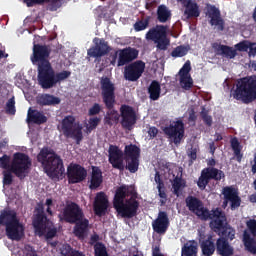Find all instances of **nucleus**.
<instances>
[{
	"label": "nucleus",
	"mask_w": 256,
	"mask_h": 256,
	"mask_svg": "<svg viewBox=\"0 0 256 256\" xmlns=\"http://www.w3.org/2000/svg\"><path fill=\"white\" fill-rule=\"evenodd\" d=\"M217 51L228 59H234L237 56V50L228 45L219 44Z\"/></svg>",
	"instance_id": "42"
},
{
	"label": "nucleus",
	"mask_w": 256,
	"mask_h": 256,
	"mask_svg": "<svg viewBox=\"0 0 256 256\" xmlns=\"http://www.w3.org/2000/svg\"><path fill=\"white\" fill-rule=\"evenodd\" d=\"M15 97H12L10 98L7 103H6V107H5V110H6V113L8 115H15L16 114V107H15Z\"/></svg>",
	"instance_id": "49"
},
{
	"label": "nucleus",
	"mask_w": 256,
	"mask_h": 256,
	"mask_svg": "<svg viewBox=\"0 0 256 256\" xmlns=\"http://www.w3.org/2000/svg\"><path fill=\"white\" fill-rule=\"evenodd\" d=\"M138 50L133 47H126L123 48L122 50H118V67L124 66L133 60L137 59L138 57Z\"/></svg>",
	"instance_id": "26"
},
{
	"label": "nucleus",
	"mask_w": 256,
	"mask_h": 256,
	"mask_svg": "<svg viewBox=\"0 0 256 256\" xmlns=\"http://www.w3.org/2000/svg\"><path fill=\"white\" fill-rule=\"evenodd\" d=\"M164 186H159L157 187L158 190V196L162 199H167V194L165 192V190H163Z\"/></svg>",
	"instance_id": "61"
},
{
	"label": "nucleus",
	"mask_w": 256,
	"mask_h": 256,
	"mask_svg": "<svg viewBox=\"0 0 256 256\" xmlns=\"http://www.w3.org/2000/svg\"><path fill=\"white\" fill-rule=\"evenodd\" d=\"M102 112V106L99 103H94L89 109H88V116L89 117H95L99 115Z\"/></svg>",
	"instance_id": "51"
},
{
	"label": "nucleus",
	"mask_w": 256,
	"mask_h": 256,
	"mask_svg": "<svg viewBox=\"0 0 256 256\" xmlns=\"http://www.w3.org/2000/svg\"><path fill=\"white\" fill-rule=\"evenodd\" d=\"M170 227V220L167 212L160 211L156 220L152 221V229L158 235H165Z\"/></svg>",
	"instance_id": "23"
},
{
	"label": "nucleus",
	"mask_w": 256,
	"mask_h": 256,
	"mask_svg": "<svg viewBox=\"0 0 256 256\" xmlns=\"http://www.w3.org/2000/svg\"><path fill=\"white\" fill-rule=\"evenodd\" d=\"M51 55V45L33 44V50L30 60L33 65H37V78L40 77L51 66L49 56Z\"/></svg>",
	"instance_id": "8"
},
{
	"label": "nucleus",
	"mask_w": 256,
	"mask_h": 256,
	"mask_svg": "<svg viewBox=\"0 0 256 256\" xmlns=\"http://www.w3.org/2000/svg\"><path fill=\"white\" fill-rule=\"evenodd\" d=\"M94 45L88 48V57L99 60L102 57L108 55L112 51V47L109 42L104 38L95 37L93 39Z\"/></svg>",
	"instance_id": "16"
},
{
	"label": "nucleus",
	"mask_w": 256,
	"mask_h": 256,
	"mask_svg": "<svg viewBox=\"0 0 256 256\" xmlns=\"http://www.w3.org/2000/svg\"><path fill=\"white\" fill-rule=\"evenodd\" d=\"M247 227L251 234L256 237V220L252 219L247 222Z\"/></svg>",
	"instance_id": "53"
},
{
	"label": "nucleus",
	"mask_w": 256,
	"mask_h": 256,
	"mask_svg": "<svg viewBox=\"0 0 256 256\" xmlns=\"http://www.w3.org/2000/svg\"><path fill=\"white\" fill-rule=\"evenodd\" d=\"M70 76V71H62L55 74L53 66H50L37 79L42 89H53L57 83L66 80Z\"/></svg>",
	"instance_id": "9"
},
{
	"label": "nucleus",
	"mask_w": 256,
	"mask_h": 256,
	"mask_svg": "<svg viewBox=\"0 0 256 256\" xmlns=\"http://www.w3.org/2000/svg\"><path fill=\"white\" fill-rule=\"evenodd\" d=\"M234 232L233 237H229L228 231L223 234V230L220 232H216L220 237L216 240V252L219 256H233L234 255V248L230 245L229 241H233L235 239L236 230L232 228Z\"/></svg>",
	"instance_id": "14"
},
{
	"label": "nucleus",
	"mask_w": 256,
	"mask_h": 256,
	"mask_svg": "<svg viewBox=\"0 0 256 256\" xmlns=\"http://www.w3.org/2000/svg\"><path fill=\"white\" fill-rule=\"evenodd\" d=\"M140 152H141L140 148L137 147L136 145H133V144L126 145L123 153L124 159H134V157L139 159Z\"/></svg>",
	"instance_id": "38"
},
{
	"label": "nucleus",
	"mask_w": 256,
	"mask_h": 256,
	"mask_svg": "<svg viewBox=\"0 0 256 256\" xmlns=\"http://www.w3.org/2000/svg\"><path fill=\"white\" fill-rule=\"evenodd\" d=\"M168 27L165 25H156L146 33V40L154 42L156 48L166 51L170 46V39L167 36Z\"/></svg>",
	"instance_id": "10"
},
{
	"label": "nucleus",
	"mask_w": 256,
	"mask_h": 256,
	"mask_svg": "<svg viewBox=\"0 0 256 256\" xmlns=\"http://www.w3.org/2000/svg\"><path fill=\"white\" fill-rule=\"evenodd\" d=\"M216 149H217V146L215 144V141L210 142L209 143V150H210L211 155H215Z\"/></svg>",
	"instance_id": "64"
},
{
	"label": "nucleus",
	"mask_w": 256,
	"mask_h": 256,
	"mask_svg": "<svg viewBox=\"0 0 256 256\" xmlns=\"http://www.w3.org/2000/svg\"><path fill=\"white\" fill-rule=\"evenodd\" d=\"M187 187V180L183 179L182 175L176 176L172 181L173 194L177 197L180 196L183 189Z\"/></svg>",
	"instance_id": "36"
},
{
	"label": "nucleus",
	"mask_w": 256,
	"mask_h": 256,
	"mask_svg": "<svg viewBox=\"0 0 256 256\" xmlns=\"http://www.w3.org/2000/svg\"><path fill=\"white\" fill-rule=\"evenodd\" d=\"M157 21L161 24H165L171 19L172 13L166 5H159L156 11Z\"/></svg>",
	"instance_id": "34"
},
{
	"label": "nucleus",
	"mask_w": 256,
	"mask_h": 256,
	"mask_svg": "<svg viewBox=\"0 0 256 256\" xmlns=\"http://www.w3.org/2000/svg\"><path fill=\"white\" fill-rule=\"evenodd\" d=\"M222 195H224V204L227 205L230 202L231 210L241 206L242 200L239 197V191L234 186H224L222 188Z\"/></svg>",
	"instance_id": "21"
},
{
	"label": "nucleus",
	"mask_w": 256,
	"mask_h": 256,
	"mask_svg": "<svg viewBox=\"0 0 256 256\" xmlns=\"http://www.w3.org/2000/svg\"><path fill=\"white\" fill-rule=\"evenodd\" d=\"M102 118L99 116H90L88 118V125H86V131L91 133L92 131L96 130L97 127L100 125Z\"/></svg>",
	"instance_id": "46"
},
{
	"label": "nucleus",
	"mask_w": 256,
	"mask_h": 256,
	"mask_svg": "<svg viewBox=\"0 0 256 256\" xmlns=\"http://www.w3.org/2000/svg\"><path fill=\"white\" fill-rule=\"evenodd\" d=\"M158 133H159V130L156 127H150L148 130L150 139L156 138Z\"/></svg>",
	"instance_id": "57"
},
{
	"label": "nucleus",
	"mask_w": 256,
	"mask_h": 256,
	"mask_svg": "<svg viewBox=\"0 0 256 256\" xmlns=\"http://www.w3.org/2000/svg\"><path fill=\"white\" fill-rule=\"evenodd\" d=\"M146 64L143 61H136L129 64L124 69V78L131 82H136L144 73Z\"/></svg>",
	"instance_id": "20"
},
{
	"label": "nucleus",
	"mask_w": 256,
	"mask_h": 256,
	"mask_svg": "<svg viewBox=\"0 0 256 256\" xmlns=\"http://www.w3.org/2000/svg\"><path fill=\"white\" fill-rule=\"evenodd\" d=\"M151 22V17L147 16L145 19L137 20L136 23L133 25L135 32H142L149 28Z\"/></svg>",
	"instance_id": "45"
},
{
	"label": "nucleus",
	"mask_w": 256,
	"mask_h": 256,
	"mask_svg": "<svg viewBox=\"0 0 256 256\" xmlns=\"http://www.w3.org/2000/svg\"><path fill=\"white\" fill-rule=\"evenodd\" d=\"M185 203L188 210L198 216L201 220H211L209 227L214 233H220V231L223 230L222 235L228 233L227 237L230 239L234 238V230L228 224L227 216L221 208L209 211L204 207L202 201L194 196H188L185 199Z\"/></svg>",
	"instance_id": "1"
},
{
	"label": "nucleus",
	"mask_w": 256,
	"mask_h": 256,
	"mask_svg": "<svg viewBox=\"0 0 256 256\" xmlns=\"http://www.w3.org/2000/svg\"><path fill=\"white\" fill-rule=\"evenodd\" d=\"M37 162L41 164L50 179H58L65 172L61 157L51 148H42L37 155Z\"/></svg>",
	"instance_id": "4"
},
{
	"label": "nucleus",
	"mask_w": 256,
	"mask_h": 256,
	"mask_svg": "<svg viewBox=\"0 0 256 256\" xmlns=\"http://www.w3.org/2000/svg\"><path fill=\"white\" fill-rule=\"evenodd\" d=\"M243 243L245 249L251 254H256V242L255 239L251 237V235L247 232L243 234Z\"/></svg>",
	"instance_id": "40"
},
{
	"label": "nucleus",
	"mask_w": 256,
	"mask_h": 256,
	"mask_svg": "<svg viewBox=\"0 0 256 256\" xmlns=\"http://www.w3.org/2000/svg\"><path fill=\"white\" fill-rule=\"evenodd\" d=\"M121 125L124 129L131 130L136 124L137 115L134 108L130 105L123 104L120 107Z\"/></svg>",
	"instance_id": "18"
},
{
	"label": "nucleus",
	"mask_w": 256,
	"mask_h": 256,
	"mask_svg": "<svg viewBox=\"0 0 256 256\" xmlns=\"http://www.w3.org/2000/svg\"><path fill=\"white\" fill-rule=\"evenodd\" d=\"M32 167V160L29 155L23 152H16L12 157V163L10 170L3 172V182L4 185H12L13 175L16 176L19 180H24L28 177Z\"/></svg>",
	"instance_id": "5"
},
{
	"label": "nucleus",
	"mask_w": 256,
	"mask_h": 256,
	"mask_svg": "<svg viewBox=\"0 0 256 256\" xmlns=\"http://www.w3.org/2000/svg\"><path fill=\"white\" fill-rule=\"evenodd\" d=\"M200 116L207 127H211L213 125L212 116L209 115V111L204 106H202Z\"/></svg>",
	"instance_id": "48"
},
{
	"label": "nucleus",
	"mask_w": 256,
	"mask_h": 256,
	"mask_svg": "<svg viewBox=\"0 0 256 256\" xmlns=\"http://www.w3.org/2000/svg\"><path fill=\"white\" fill-rule=\"evenodd\" d=\"M162 131L174 144L179 145L185 137V124L183 120H176V122L164 127Z\"/></svg>",
	"instance_id": "15"
},
{
	"label": "nucleus",
	"mask_w": 256,
	"mask_h": 256,
	"mask_svg": "<svg viewBox=\"0 0 256 256\" xmlns=\"http://www.w3.org/2000/svg\"><path fill=\"white\" fill-rule=\"evenodd\" d=\"M185 7L184 15L187 19H193L200 16L199 5L193 0H187L186 3L182 4Z\"/></svg>",
	"instance_id": "33"
},
{
	"label": "nucleus",
	"mask_w": 256,
	"mask_h": 256,
	"mask_svg": "<svg viewBox=\"0 0 256 256\" xmlns=\"http://www.w3.org/2000/svg\"><path fill=\"white\" fill-rule=\"evenodd\" d=\"M109 198L105 192H97L93 202L94 214L102 217L107 214L109 208Z\"/></svg>",
	"instance_id": "22"
},
{
	"label": "nucleus",
	"mask_w": 256,
	"mask_h": 256,
	"mask_svg": "<svg viewBox=\"0 0 256 256\" xmlns=\"http://www.w3.org/2000/svg\"><path fill=\"white\" fill-rule=\"evenodd\" d=\"M103 184V173L99 167L93 166L89 183L90 190H96Z\"/></svg>",
	"instance_id": "31"
},
{
	"label": "nucleus",
	"mask_w": 256,
	"mask_h": 256,
	"mask_svg": "<svg viewBox=\"0 0 256 256\" xmlns=\"http://www.w3.org/2000/svg\"><path fill=\"white\" fill-rule=\"evenodd\" d=\"M248 55L249 57H255L256 55V43L255 42H250L248 46Z\"/></svg>",
	"instance_id": "55"
},
{
	"label": "nucleus",
	"mask_w": 256,
	"mask_h": 256,
	"mask_svg": "<svg viewBox=\"0 0 256 256\" xmlns=\"http://www.w3.org/2000/svg\"><path fill=\"white\" fill-rule=\"evenodd\" d=\"M188 157L190 159V165H193V162L196 161V159H197V151H196V149H192L188 153Z\"/></svg>",
	"instance_id": "58"
},
{
	"label": "nucleus",
	"mask_w": 256,
	"mask_h": 256,
	"mask_svg": "<svg viewBox=\"0 0 256 256\" xmlns=\"http://www.w3.org/2000/svg\"><path fill=\"white\" fill-rule=\"evenodd\" d=\"M74 225L73 234L78 239L84 240L89 231V220L84 216L81 220L75 222Z\"/></svg>",
	"instance_id": "28"
},
{
	"label": "nucleus",
	"mask_w": 256,
	"mask_h": 256,
	"mask_svg": "<svg viewBox=\"0 0 256 256\" xmlns=\"http://www.w3.org/2000/svg\"><path fill=\"white\" fill-rule=\"evenodd\" d=\"M196 119H197V116H196V114H195L194 109H192V110L189 112L188 121L195 123V122H196Z\"/></svg>",
	"instance_id": "63"
},
{
	"label": "nucleus",
	"mask_w": 256,
	"mask_h": 256,
	"mask_svg": "<svg viewBox=\"0 0 256 256\" xmlns=\"http://www.w3.org/2000/svg\"><path fill=\"white\" fill-rule=\"evenodd\" d=\"M225 179V172L216 167H206L201 171V175L197 180V186L201 191H204L210 181L220 182Z\"/></svg>",
	"instance_id": "13"
},
{
	"label": "nucleus",
	"mask_w": 256,
	"mask_h": 256,
	"mask_svg": "<svg viewBox=\"0 0 256 256\" xmlns=\"http://www.w3.org/2000/svg\"><path fill=\"white\" fill-rule=\"evenodd\" d=\"M152 256H162L160 246L156 245L152 247Z\"/></svg>",
	"instance_id": "62"
},
{
	"label": "nucleus",
	"mask_w": 256,
	"mask_h": 256,
	"mask_svg": "<svg viewBox=\"0 0 256 256\" xmlns=\"http://www.w3.org/2000/svg\"><path fill=\"white\" fill-rule=\"evenodd\" d=\"M154 181H156L157 187H164V181L162 180L159 171H156V174L154 175Z\"/></svg>",
	"instance_id": "56"
},
{
	"label": "nucleus",
	"mask_w": 256,
	"mask_h": 256,
	"mask_svg": "<svg viewBox=\"0 0 256 256\" xmlns=\"http://www.w3.org/2000/svg\"><path fill=\"white\" fill-rule=\"evenodd\" d=\"M11 157L7 154H4L2 157H0V168L3 170L11 169Z\"/></svg>",
	"instance_id": "50"
},
{
	"label": "nucleus",
	"mask_w": 256,
	"mask_h": 256,
	"mask_svg": "<svg viewBox=\"0 0 256 256\" xmlns=\"http://www.w3.org/2000/svg\"><path fill=\"white\" fill-rule=\"evenodd\" d=\"M32 225L35 231V234L38 237H44L47 232V216L43 213H38L32 221Z\"/></svg>",
	"instance_id": "27"
},
{
	"label": "nucleus",
	"mask_w": 256,
	"mask_h": 256,
	"mask_svg": "<svg viewBox=\"0 0 256 256\" xmlns=\"http://www.w3.org/2000/svg\"><path fill=\"white\" fill-rule=\"evenodd\" d=\"M67 176L70 184H78L87 178V170L79 164H74L68 167Z\"/></svg>",
	"instance_id": "24"
},
{
	"label": "nucleus",
	"mask_w": 256,
	"mask_h": 256,
	"mask_svg": "<svg viewBox=\"0 0 256 256\" xmlns=\"http://www.w3.org/2000/svg\"><path fill=\"white\" fill-rule=\"evenodd\" d=\"M233 98L250 104L256 100V77H244L237 81Z\"/></svg>",
	"instance_id": "7"
},
{
	"label": "nucleus",
	"mask_w": 256,
	"mask_h": 256,
	"mask_svg": "<svg viewBox=\"0 0 256 256\" xmlns=\"http://www.w3.org/2000/svg\"><path fill=\"white\" fill-rule=\"evenodd\" d=\"M133 190L127 185H121L115 191L113 207L123 218H133L137 215L140 203Z\"/></svg>",
	"instance_id": "3"
},
{
	"label": "nucleus",
	"mask_w": 256,
	"mask_h": 256,
	"mask_svg": "<svg viewBox=\"0 0 256 256\" xmlns=\"http://www.w3.org/2000/svg\"><path fill=\"white\" fill-rule=\"evenodd\" d=\"M200 247L204 256H213L217 251V242H215L212 235H209L207 239L201 242Z\"/></svg>",
	"instance_id": "30"
},
{
	"label": "nucleus",
	"mask_w": 256,
	"mask_h": 256,
	"mask_svg": "<svg viewBox=\"0 0 256 256\" xmlns=\"http://www.w3.org/2000/svg\"><path fill=\"white\" fill-rule=\"evenodd\" d=\"M148 94L151 101H158L161 97V84L157 80H152L148 87Z\"/></svg>",
	"instance_id": "35"
},
{
	"label": "nucleus",
	"mask_w": 256,
	"mask_h": 256,
	"mask_svg": "<svg viewBox=\"0 0 256 256\" xmlns=\"http://www.w3.org/2000/svg\"><path fill=\"white\" fill-rule=\"evenodd\" d=\"M191 51V45H178L172 50L171 57L173 58H182L187 55Z\"/></svg>",
	"instance_id": "43"
},
{
	"label": "nucleus",
	"mask_w": 256,
	"mask_h": 256,
	"mask_svg": "<svg viewBox=\"0 0 256 256\" xmlns=\"http://www.w3.org/2000/svg\"><path fill=\"white\" fill-rule=\"evenodd\" d=\"M123 155L124 153L121 151V149H119V146L109 145L108 162L113 169L119 170L121 172L124 171Z\"/></svg>",
	"instance_id": "19"
},
{
	"label": "nucleus",
	"mask_w": 256,
	"mask_h": 256,
	"mask_svg": "<svg viewBox=\"0 0 256 256\" xmlns=\"http://www.w3.org/2000/svg\"><path fill=\"white\" fill-rule=\"evenodd\" d=\"M27 7H33L35 5H41V0H23Z\"/></svg>",
	"instance_id": "60"
},
{
	"label": "nucleus",
	"mask_w": 256,
	"mask_h": 256,
	"mask_svg": "<svg viewBox=\"0 0 256 256\" xmlns=\"http://www.w3.org/2000/svg\"><path fill=\"white\" fill-rule=\"evenodd\" d=\"M189 72H191V61H187L179 70L180 85L185 91L193 88V78H191Z\"/></svg>",
	"instance_id": "25"
},
{
	"label": "nucleus",
	"mask_w": 256,
	"mask_h": 256,
	"mask_svg": "<svg viewBox=\"0 0 256 256\" xmlns=\"http://www.w3.org/2000/svg\"><path fill=\"white\" fill-rule=\"evenodd\" d=\"M117 57H119V52H112L110 54V64L115 66L117 64Z\"/></svg>",
	"instance_id": "59"
},
{
	"label": "nucleus",
	"mask_w": 256,
	"mask_h": 256,
	"mask_svg": "<svg viewBox=\"0 0 256 256\" xmlns=\"http://www.w3.org/2000/svg\"><path fill=\"white\" fill-rule=\"evenodd\" d=\"M60 253L62 256H85L83 252L73 249L69 244H63Z\"/></svg>",
	"instance_id": "44"
},
{
	"label": "nucleus",
	"mask_w": 256,
	"mask_h": 256,
	"mask_svg": "<svg viewBox=\"0 0 256 256\" xmlns=\"http://www.w3.org/2000/svg\"><path fill=\"white\" fill-rule=\"evenodd\" d=\"M207 17H209V24L211 27H215L218 32H223L225 30V20L221 15V11L215 5H207Z\"/></svg>",
	"instance_id": "17"
},
{
	"label": "nucleus",
	"mask_w": 256,
	"mask_h": 256,
	"mask_svg": "<svg viewBox=\"0 0 256 256\" xmlns=\"http://www.w3.org/2000/svg\"><path fill=\"white\" fill-rule=\"evenodd\" d=\"M93 248H94V256H109L107 247L104 243L96 242Z\"/></svg>",
	"instance_id": "47"
},
{
	"label": "nucleus",
	"mask_w": 256,
	"mask_h": 256,
	"mask_svg": "<svg viewBox=\"0 0 256 256\" xmlns=\"http://www.w3.org/2000/svg\"><path fill=\"white\" fill-rule=\"evenodd\" d=\"M56 234H57L56 227L48 228V231L45 234V238H46V240L53 239V238H55Z\"/></svg>",
	"instance_id": "54"
},
{
	"label": "nucleus",
	"mask_w": 256,
	"mask_h": 256,
	"mask_svg": "<svg viewBox=\"0 0 256 256\" xmlns=\"http://www.w3.org/2000/svg\"><path fill=\"white\" fill-rule=\"evenodd\" d=\"M197 251L198 246L196 241L190 240L183 245L181 256H196Z\"/></svg>",
	"instance_id": "37"
},
{
	"label": "nucleus",
	"mask_w": 256,
	"mask_h": 256,
	"mask_svg": "<svg viewBox=\"0 0 256 256\" xmlns=\"http://www.w3.org/2000/svg\"><path fill=\"white\" fill-rule=\"evenodd\" d=\"M85 217L82 208L75 202L67 201L58 218L61 222L74 225L75 222Z\"/></svg>",
	"instance_id": "11"
},
{
	"label": "nucleus",
	"mask_w": 256,
	"mask_h": 256,
	"mask_svg": "<svg viewBox=\"0 0 256 256\" xmlns=\"http://www.w3.org/2000/svg\"><path fill=\"white\" fill-rule=\"evenodd\" d=\"M249 45H250V42L241 41L235 45V48L240 52H247L249 51Z\"/></svg>",
	"instance_id": "52"
},
{
	"label": "nucleus",
	"mask_w": 256,
	"mask_h": 256,
	"mask_svg": "<svg viewBox=\"0 0 256 256\" xmlns=\"http://www.w3.org/2000/svg\"><path fill=\"white\" fill-rule=\"evenodd\" d=\"M37 104L40 106H55L61 103V99L51 94H41L36 98Z\"/></svg>",
	"instance_id": "32"
},
{
	"label": "nucleus",
	"mask_w": 256,
	"mask_h": 256,
	"mask_svg": "<svg viewBox=\"0 0 256 256\" xmlns=\"http://www.w3.org/2000/svg\"><path fill=\"white\" fill-rule=\"evenodd\" d=\"M0 225L6 227V236L12 241H21L25 236V227L14 210H4L1 212Z\"/></svg>",
	"instance_id": "6"
},
{
	"label": "nucleus",
	"mask_w": 256,
	"mask_h": 256,
	"mask_svg": "<svg viewBox=\"0 0 256 256\" xmlns=\"http://www.w3.org/2000/svg\"><path fill=\"white\" fill-rule=\"evenodd\" d=\"M230 145L231 148L233 150V153L236 157V162L237 163H242V159H243V154H242V146L239 142V140L235 137L233 139L230 140Z\"/></svg>",
	"instance_id": "39"
},
{
	"label": "nucleus",
	"mask_w": 256,
	"mask_h": 256,
	"mask_svg": "<svg viewBox=\"0 0 256 256\" xmlns=\"http://www.w3.org/2000/svg\"><path fill=\"white\" fill-rule=\"evenodd\" d=\"M126 166L124 165V169L128 170L131 174H135L139 170V158H124Z\"/></svg>",
	"instance_id": "41"
},
{
	"label": "nucleus",
	"mask_w": 256,
	"mask_h": 256,
	"mask_svg": "<svg viewBox=\"0 0 256 256\" xmlns=\"http://www.w3.org/2000/svg\"><path fill=\"white\" fill-rule=\"evenodd\" d=\"M75 121L76 119L73 115L65 116L61 122V129L66 138H72L80 145L83 140V128L79 124L76 126Z\"/></svg>",
	"instance_id": "12"
},
{
	"label": "nucleus",
	"mask_w": 256,
	"mask_h": 256,
	"mask_svg": "<svg viewBox=\"0 0 256 256\" xmlns=\"http://www.w3.org/2000/svg\"><path fill=\"white\" fill-rule=\"evenodd\" d=\"M27 123L42 125L47 123V117L44 115V112L29 108L27 113Z\"/></svg>",
	"instance_id": "29"
},
{
	"label": "nucleus",
	"mask_w": 256,
	"mask_h": 256,
	"mask_svg": "<svg viewBox=\"0 0 256 256\" xmlns=\"http://www.w3.org/2000/svg\"><path fill=\"white\" fill-rule=\"evenodd\" d=\"M100 91L102 102L107 109L106 115L104 116V124L113 126L114 123L119 122V117L121 116L114 109L117 104L116 86L109 77L103 76L100 78Z\"/></svg>",
	"instance_id": "2"
}]
</instances>
